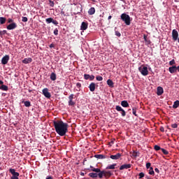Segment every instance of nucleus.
<instances>
[{"mask_svg": "<svg viewBox=\"0 0 179 179\" xmlns=\"http://www.w3.org/2000/svg\"><path fill=\"white\" fill-rule=\"evenodd\" d=\"M133 156L134 157H139V153L136 152V151H134Z\"/></svg>", "mask_w": 179, "mask_h": 179, "instance_id": "41", "label": "nucleus"}, {"mask_svg": "<svg viewBox=\"0 0 179 179\" xmlns=\"http://www.w3.org/2000/svg\"><path fill=\"white\" fill-rule=\"evenodd\" d=\"M172 37L173 41H176L178 39V31L176 29H173L172 31Z\"/></svg>", "mask_w": 179, "mask_h": 179, "instance_id": "10", "label": "nucleus"}, {"mask_svg": "<svg viewBox=\"0 0 179 179\" xmlns=\"http://www.w3.org/2000/svg\"><path fill=\"white\" fill-rule=\"evenodd\" d=\"M138 176H139V177H138L139 179L143 178L145 177V174L143 172L139 173Z\"/></svg>", "mask_w": 179, "mask_h": 179, "instance_id": "34", "label": "nucleus"}, {"mask_svg": "<svg viewBox=\"0 0 179 179\" xmlns=\"http://www.w3.org/2000/svg\"><path fill=\"white\" fill-rule=\"evenodd\" d=\"M162 152L164 154V155H169V151L164 149V148H162L161 149Z\"/></svg>", "mask_w": 179, "mask_h": 179, "instance_id": "39", "label": "nucleus"}, {"mask_svg": "<svg viewBox=\"0 0 179 179\" xmlns=\"http://www.w3.org/2000/svg\"><path fill=\"white\" fill-rule=\"evenodd\" d=\"M45 22H47V24H51V22L55 24V25H58V22L56 20H54L52 17H48L47 19H45Z\"/></svg>", "mask_w": 179, "mask_h": 179, "instance_id": "7", "label": "nucleus"}, {"mask_svg": "<svg viewBox=\"0 0 179 179\" xmlns=\"http://www.w3.org/2000/svg\"><path fill=\"white\" fill-rule=\"evenodd\" d=\"M22 103H24V105L26 107H30V106H31V103L30 101H22Z\"/></svg>", "mask_w": 179, "mask_h": 179, "instance_id": "26", "label": "nucleus"}, {"mask_svg": "<svg viewBox=\"0 0 179 179\" xmlns=\"http://www.w3.org/2000/svg\"><path fill=\"white\" fill-rule=\"evenodd\" d=\"M61 14H62V15H63V16H66V15L65 14V11H64V10H62V11H61Z\"/></svg>", "mask_w": 179, "mask_h": 179, "instance_id": "53", "label": "nucleus"}, {"mask_svg": "<svg viewBox=\"0 0 179 179\" xmlns=\"http://www.w3.org/2000/svg\"><path fill=\"white\" fill-rule=\"evenodd\" d=\"M120 20H122L127 26H129L131 24V18L129 15L127 13H122L120 15Z\"/></svg>", "mask_w": 179, "mask_h": 179, "instance_id": "2", "label": "nucleus"}, {"mask_svg": "<svg viewBox=\"0 0 179 179\" xmlns=\"http://www.w3.org/2000/svg\"><path fill=\"white\" fill-rule=\"evenodd\" d=\"M136 110H137V108H136V107H134V108H132L133 114H134V115H135V116H138V115H136Z\"/></svg>", "mask_w": 179, "mask_h": 179, "instance_id": "36", "label": "nucleus"}, {"mask_svg": "<svg viewBox=\"0 0 179 179\" xmlns=\"http://www.w3.org/2000/svg\"><path fill=\"white\" fill-rule=\"evenodd\" d=\"M111 18H112V15H109V17H108V20H111Z\"/></svg>", "mask_w": 179, "mask_h": 179, "instance_id": "58", "label": "nucleus"}, {"mask_svg": "<svg viewBox=\"0 0 179 179\" xmlns=\"http://www.w3.org/2000/svg\"><path fill=\"white\" fill-rule=\"evenodd\" d=\"M178 125L177 124H171V127H172V128L176 129V128H178Z\"/></svg>", "mask_w": 179, "mask_h": 179, "instance_id": "51", "label": "nucleus"}, {"mask_svg": "<svg viewBox=\"0 0 179 179\" xmlns=\"http://www.w3.org/2000/svg\"><path fill=\"white\" fill-rule=\"evenodd\" d=\"M49 47L50 48H55V44L54 43H51Z\"/></svg>", "mask_w": 179, "mask_h": 179, "instance_id": "56", "label": "nucleus"}, {"mask_svg": "<svg viewBox=\"0 0 179 179\" xmlns=\"http://www.w3.org/2000/svg\"><path fill=\"white\" fill-rule=\"evenodd\" d=\"M132 166V164H124L122 166H120L119 169L120 171L124 170V169H129Z\"/></svg>", "mask_w": 179, "mask_h": 179, "instance_id": "8", "label": "nucleus"}, {"mask_svg": "<svg viewBox=\"0 0 179 179\" xmlns=\"http://www.w3.org/2000/svg\"><path fill=\"white\" fill-rule=\"evenodd\" d=\"M58 32H59V31H58L57 28H55V29L54 30V34L55 36H57L58 35Z\"/></svg>", "mask_w": 179, "mask_h": 179, "instance_id": "46", "label": "nucleus"}, {"mask_svg": "<svg viewBox=\"0 0 179 179\" xmlns=\"http://www.w3.org/2000/svg\"><path fill=\"white\" fill-rule=\"evenodd\" d=\"M178 48H179V46H178Z\"/></svg>", "mask_w": 179, "mask_h": 179, "instance_id": "63", "label": "nucleus"}, {"mask_svg": "<svg viewBox=\"0 0 179 179\" xmlns=\"http://www.w3.org/2000/svg\"><path fill=\"white\" fill-rule=\"evenodd\" d=\"M138 71H140L141 75L143 76H147L149 75V71L147 66L144 65H141V66L138 67Z\"/></svg>", "mask_w": 179, "mask_h": 179, "instance_id": "3", "label": "nucleus"}, {"mask_svg": "<svg viewBox=\"0 0 179 179\" xmlns=\"http://www.w3.org/2000/svg\"><path fill=\"white\" fill-rule=\"evenodd\" d=\"M89 176H90V178H92L96 179V178H97V177H98V174H97V173H89Z\"/></svg>", "mask_w": 179, "mask_h": 179, "instance_id": "25", "label": "nucleus"}, {"mask_svg": "<svg viewBox=\"0 0 179 179\" xmlns=\"http://www.w3.org/2000/svg\"><path fill=\"white\" fill-rule=\"evenodd\" d=\"M50 80L55 81L57 80V75L55 73H52L50 75Z\"/></svg>", "mask_w": 179, "mask_h": 179, "instance_id": "28", "label": "nucleus"}, {"mask_svg": "<svg viewBox=\"0 0 179 179\" xmlns=\"http://www.w3.org/2000/svg\"><path fill=\"white\" fill-rule=\"evenodd\" d=\"M8 24H12L13 22V20L12 18H8Z\"/></svg>", "mask_w": 179, "mask_h": 179, "instance_id": "49", "label": "nucleus"}, {"mask_svg": "<svg viewBox=\"0 0 179 179\" xmlns=\"http://www.w3.org/2000/svg\"><path fill=\"white\" fill-rule=\"evenodd\" d=\"M115 35L117 36V37H121V34L120 31H115Z\"/></svg>", "mask_w": 179, "mask_h": 179, "instance_id": "45", "label": "nucleus"}, {"mask_svg": "<svg viewBox=\"0 0 179 179\" xmlns=\"http://www.w3.org/2000/svg\"><path fill=\"white\" fill-rule=\"evenodd\" d=\"M111 176H112V174L110 171H103V177L110 178V177H111Z\"/></svg>", "mask_w": 179, "mask_h": 179, "instance_id": "21", "label": "nucleus"}, {"mask_svg": "<svg viewBox=\"0 0 179 179\" xmlns=\"http://www.w3.org/2000/svg\"><path fill=\"white\" fill-rule=\"evenodd\" d=\"M32 61H33V59L31 57L24 58V60H22V63L27 64L31 63Z\"/></svg>", "mask_w": 179, "mask_h": 179, "instance_id": "19", "label": "nucleus"}, {"mask_svg": "<svg viewBox=\"0 0 179 179\" xmlns=\"http://www.w3.org/2000/svg\"><path fill=\"white\" fill-rule=\"evenodd\" d=\"M88 27V23L83 22L80 26V30L85 31L87 29Z\"/></svg>", "mask_w": 179, "mask_h": 179, "instance_id": "18", "label": "nucleus"}, {"mask_svg": "<svg viewBox=\"0 0 179 179\" xmlns=\"http://www.w3.org/2000/svg\"><path fill=\"white\" fill-rule=\"evenodd\" d=\"M6 22V18L3 17H0V24H5Z\"/></svg>", "mask_w": 179, "mask_h": 179, "instance_id": "29", "label": "nucleus"}, {"mask_svg": "<svg viewBox=\"0 0 179 179\" xmlns=\"http://www.w3.org/2000/svg\"><path fill=\"white\" fill-rule=\"evenodd\" d=\"M164 92V88L162 87H158L157 88V96H162Z\"/></svg>", "mask_w": 179, "mask_h": 179, "instance_id": "15", "label": "nucleus"}, {"mask_svg": "<svg viewBox=\"0 0 179 179\" xmlns=\"http://www.w3.org/2000/svg\"><path fill=\"white\" fill-rule=\"evenodd\" d=\"M94 75H90V80L92 81L94 79Z\"/></svg>", "mask_w": 179, "mask_h": 179, "instance_id": "50", "label": "nucleus"}, {"mask_svg": "<svg viewBox=\"0 0 179 179\" xmlns=\"http://www.w3.org/2000/svg\"><path fill=\"white\" fill-rule=\"evenodd\" d=\"M96 12V9L94 8V7H91L90 9L88 10V14L90 15H93V14H94Z\"/></svg>", "mask_w": 179, "mask_h": 179, "instance_id": "23", "label": "nucleus"}, {"mask_svg": "<svg viewBox=\"0 0 179 179\" xmlns=\"http://www.w3.org/2000/svg\"><path fill=\"white\" fill-rule=\"evenodd\" d=\"M122 157V154L117 153L116 155H112L110 156V158L112 159V160H118Z\"/></svg>", "mask_w": 179, "mask_h": 179, "instance_id": "14", "label": "nucleus"}, {"mask_svg": "<svg viewBox=\"0 0 179 179\" xmlns=\"http://www.w3.org/2000/svg\"><path fill=\"white\" fill-rule=\"evenodd\" d=\"M76 86L77 88L80 89L82 87V84L80 83H77Z\"/></svg>", "mask_w": 179, "mask_h": 179, "instance_id": "47", "label": "nucleus"}, {"mask_svg": "<svg viewBox=\"0 0 179 179\" xmlns=\"http://www.w3.org/2000/svg\"><path fill=\"white\" fill-rule=\"evenodd\" d=\"M148 173L150 175L154 176L155 175V172H154V169L152 167L150 168V170L148 171Z\"/></svg>", "mask_w": 179, "mask_h": 179, "instance_id": "31", "label": "nucleus"}, {"mask_svg": "<svg viewBox=\"0 0 179 179\" xmlns=\"http://www.w3.org/2000/svg\"><path fill=\"white\" fill-rule=\"evenodd\" d=\"M169 71L171 73H175L177 72L178 69H177V66H169Z\"/></svg>", "mask_w": 179, "mask_h": 179, "instance_id": "16", "label": "nucleus"}, {"mask_svg": "<svg viewBox=\"0 0 179 179\" xmlns=\"http://www.w3.org/2000/svg\"><path fill=\"white\" fill-rule=\"evenodd\" d=\"M3 84H4V82H3L2 80H0V90H3L4 92H8V87Z\"/></svg>", "mask_w": 179, "mask_h": 179, "instance_id": "11", "label": "nucleus"}, {"mask_svg": "<svg viewBox=\"0 0 179 179\" xmlns=\"http://www.w3.org/2000/svg\"><path fill=\"white\" fill-rule=\"evenodd\" d=\"M178 42L179 43V37H178Z\"/></svg>", "mask_w": 179, "mask_h": 179, "instance_id": "62", "label": "nucleus"}, {"mask_svg": "<svg viewBox=\"0 0 179 179\" xmlns=\"http://www.w3.org/2000/svg\"><path fill=\"white\" fill-rule=\"evenodd\" d=\"M145 178H146V179H151V178L149 177V176H146Z\"/></svg>", "mask_w": 179, "mask_h": 179, "instance_id": "60", "label": "nucleus"}, {"mask_svg": "<svg viewBox=\"0 0 179 179\" xmlns=\"http://www.w3.org/2000/svg\"><path fill=\"white\" fill-rule=\"evenodd\" d=\"M49 2L50 3V6L52 7V8H53V7H54V5H55L54 1L50 0Z\"/></svg>", "mask_w": 179, "mask_h": 179, "instance_id": "44", "label": "nucleus"}, {"mask_svg": "<svg viewBox=\"0 0 179 179\" xmlns=\"http://www.w3.org/2000/svg\"><path fill=\"white\" fill-rule=\"evenodd\" d=\"M73 99H74V94H70V96H69V101L73 100Z\"/></svg>", "mask_w": 179, "mask_h": 179, "instance_id": "43", "label": "nucleus"}, {"mask_svg": "<svg viewBox=\"0 0 179 179\" xmlns=\"http://www.w3.org/2000/svg\"><path fill=\"white\" fill-rule=\"evenodd\" d=\"M116 110H117V111H119V112H121V115H122V116H123V117H125V115H126V112H125V110H124L123 108H122L121 106H119L117 105V106H116Z\"/></svg>", "mask_w": 179, "mask_h": 179, "instance_id": "13", "label": "nucleus"}, {"mask_svg": "<svg viewBox=\"0 0 179 179\" xmlns=\"http://www.w3.org/2000/svg\"><path fill=\"white\" fill-rule=\"evenodd\" d=\"M53 126L55 128V131L60 136H65L66 134L69 131V124L64 123V121H53Z\"/></svg>", "mask_w": 179, "mask_h": 179, "instance_id": "1", "label": "nucleus"}, {"mask_svg": "<svg viewBox=\"0 0 179 179\" xmlns=\"http://www.w3.org/2000/svg\"><path fill=\"white\" fill-rule=\"evenodd\" d=\"M96 80L98 81H102L103 80V77L98 76L96 77Z\"/></svg>", "mask_w": 179, "mask_h": 179, "instance_id": "38", "label": "nucleus"}, {"mask_svg": "<svg viewBox=\"0 0 179 179\" xmlns=\"http://www.w3.org/2000/svg\"><path fill=\"white\" fill-rule=\"evenodd\" d=\"M80 176H85V173H83V172H81V173H80Z\"/></svg>", "mask_w": 179, "mask_h": 179, "instance_id": "59", "label": "nucleus"}, {"mask_svg": "<svg viewBox=\"0 0 179 179\" xmlns=\"http://www.w3.org/2000/svg\"><path fill=\"white\" fill-rule=\"evenodd\" d=\"M143 38H144V41L147 42L148 40H147V35H144L143 36Z\"/></svg>", "mask_w": 179, "mask_h": 179, "instance_id": "54", "label": "nucleus"}, {"mask_svg": "<svg viewBox=\"0 0 179 179\" xmlns=\"http://www.w3.org/2000/svg\"><path fill=\"white\" fill-rule=\"evenodd\" d=\"M159 130L162 131V132H164V128L163 127H160Z\"/></svg>", "mask_w": 179, "mask_h": 179, "instance_id": "57", "label": "nucleus"}, {"mask_svg": "<svg viewBox=\"0 0 179 179\" xmlns=\"http://www.w3.org/2000/svg\"><path fill=\"white\" fill-rule=\"evenodd\" d=\"M150 166H151V163H150V162L147 163V164H146V168H147V169H150Z\"/></svg>", "mask_w": 179, "mask_h": 179, "instance_id": "48", "label": "nucleus"}, {"mask_svg": "<svg viewBox=\"0 0 179 179\" xmlns=\"http://www.w3.org/2000/svg\"><path fill=\"white\" fill-rule=\"evenodd\" d=\"M116 166H117V164H110V166H108L106 167V169H115Z\"/></svg>", "mask_w": 179, "mask_h": 179, "instance_id": "30", "label": "nucleus"}, {"mask_svg": "<svg viewBox=\"0 0 179 179\" xmlns=\"http://www.w3.org/2000/svg\"><path fill=\"white\" fill-rule=\"evenodd\" d=\"M177 71L179 72V66H177Z\"/></svg>", "mask_w": 179, "mask_h": 179, "instance_id": "61", "label": "nucleus"}, {"mask_svg": "<svg viewBox=\"0 0 179 179\" xmlns=\"http://www.w3.org/2000/svg\"><path fill=\"white\" fill-rule=\"evenodd\" d=\"M121 106L127 108V107H129V103L127 102V101L123 100L121 102Z\"/></svg>", "mask_w": 179, "mask_h": 179, "instance_id": "24", "label": "nucleus"}, {"mask_svg": "<svg viewBox=\"0 0 179 179\" xmlns=\"http://www.w3.org/2000/svg\"><path fill=\"white\" fill-rule=\"evenodd\" d=\"M45 179H54V178L51 176H48L45 178Z\"/></svg>", "mask_w": 179, "mask_h": 179, "instance_id": "52", "label": "nucleus"}, {"mask_svg": "<svg viewBox=\"0 0 179 179\" xmlns=\"http://www.w3.org/2000/svg\"><path fill=\"white\" fill-rule=\"evenodd\" d=\"M107 85H109V87L113 88L114 87V83L111 79L107 80Z\"/></svg>", "mask_w": 179, "mask_h": 179, "instance_id": "22", "label": "nucleus"}, {"mask_svg": "<svg viewBox=\"0 0 179 179\" xmlns=\"http://www.w3.org/2000/svg\"><path fill=\"white\" fill-rule=\"evenodd\" d=\"M179 106V100H176L175 101V102L173 104V109H177V108H178Z\"/></svg>", "mask_w": 179, "mask_h": 179, "instance_id": "27", "label": "nucleus"}, {"mask_svg": "<svg viewBox=\"0 0 179 179\" xmlns=\"http://www.w3.org/2000/svg\"><path fill=\"white\" fill-rule=\"evenodd\" d=\"M17 27V24L15 22H13V23H10L9 24L7 27H6V29L8 30H13L15 29H16Z\"/></svg>", "mask_w": 179, "mask_h": 179, "instance_id": "9", "label": "nucleus"}, {"mask_svg": "<svg viewBox=\"0 0 179 179\" xmlns=\"http://www.w3.org/2000/svg\"><path fill=\"white\" fill-rule=\"evenodd\" d=\"M10 59L9 55H6L1 58V64H7Z\"/></svg>", "mask_w": 179, "mask_h": 179, "instance_id": "12", "label": "nucleus"}, {"mask_svg": "<svg viewBox=\"0 0 179 179\" xmlns=\"http://www.w3.org/2000/svg\"><path fill=\"white\" fill-rule=\"evenodd\" d=\"M7 33L6 30L0 31V36L2 37V36L5 35Z\"/></svg>", "mask_w": 179, "mask_h": 179, "instance_id": "35", "label": "nucleus"}, {"mask_svg": "<svg viewBox=\"0 0 179 179\" xmlns=\"http://www.w3.org/2000/svg\"><path fill=\"white\" fill-rule=\"evenodd\" d=\"M176 64V60L175 59H173L171 61L169 62V65L171 66H172L173 65Z\"/></svg>", "mask_w": 179, "mask_h": 179, "instance_id": "37", "label": "nucleus"}, {"mask_svg": "<svg viewBox=\"0 0 179 179\" xmlns=\"http://www.w3.org/2000/svg\"><path fill=\"white\" fill-rule=\"evenodd\" d=\"M90 74H84V79L87 80H90Z\"/></svg>", "mask_w": 179, "mask_h": 179, "instance_id": "33", "label": "nucleus"}, {"mask_svg": "<svg viewBox=\"0 0 179 179\" xmlns=\"http://www.w3.org/2000/svg\"><path fill=\"white\" fill-rule=\"evenodd\" d=\"M75 104H76V102H74V101H73V99L69 101V106H75Z\"/></svg>", "mask_w": 179, "mask_h": 179, "instance_id": "32", "label": "nucleus"}, {"mask_svg": "<svg viewBox=\"0 0 179 179\" xmlns=\"http://www.w3.org/2000/svg\"><path fill=\"white\" fill-rule=\"evenodd\" d=\"M42 93L45 96V97H46L48 99L51 98V93L49 92L48 88H47V87L43 88V90H42Z\"/></svg>", "mask_w": 179, "mask_h": 179, "instance_id": "6", "label": "nucleus"}, {"mask_svg": "<svg viewBox=\"0 0 179 179\" xmlns=\"http://www.w3.org/2000/svg\"><path fill=\"white\" fill-rule=\"evenodd\" d=\"M89 89H90L91 92H94V90H96V83H91L90 86H89Z\"/></svg>", "mask_w": 179, "mask_h": 179, "instance_id": "17", "label": "nucleus"}, {"mask_svg": "<svg viewBox=\"0 0 179 179\" xmlns=\"http://www.w3.org/2000/svg\"><path fill=\"white\" fill-rule=\"evenodd\" d=\"M9 173H10L13 175L10 177V179H19V172H16L15 169H9Z\"/></svg>", "mask_w": 179, "mask_h": 179, "instance_id": "5", "label": "nucleus"}, {"mask_svg": "<svg viewBox=\"0 0 179 179\" xmlns=\"http://www.w3.org/2000/svg\"><path fill=\"white\" fill-rule=\"evenodd\" d=\"M22 21L24 22H28V18L27 17H22Z\"/></svg>", "mask_w": 179, "mask_h": 179, "instance_id": "40", "label": "nucleus"}, {"mask_svg": "<svg viewBox=\"0 0 179 179\" xmlns=\"http://www.w3.org/2000/svg\"><path fill=\"white\" fill-rule=\"evenodd\" d=\"M155 173H159V169L158 168H155Z\"/></svg>", "mask_w": 179, "mask_h": 179, "instance_id": "55", "label": "nucleus"}, {"mask_svg": "<svg viewBox=\"0 0 179 179\" xmlns=\"http://www.w3.org/2000/svg\"><path fill=\"white\" fill-rule=\"evenodd\" d=\"M155 150H162V148H161L160 146L156 145H155Z\"/></svg>", "mask_w": 179, "mask_h": 179, "instance_id": "42", "label": "nucleus"}, {"mask_svg": "<svg viewBox=\"0 0 179 179\" xmlns=\"http://www.w3.org/2000/svg\"><path fill=\"white\" fill-rule=\"evenodd\" d=\"M94 157L97 159H106V158H108V156L105 155H94Z\"/></svg>", "mask_w": 179, "mask_h": 179, "instance_id": "20", "label": "nucleus"}, {"mask_svg": "<svg viewBox=\"0 0 179 179\" xmlns=\"http://www.w3.org/2000/svg\"><path fill=\"white\" fill-rule=\"evenodd\" d=\"M92 171L97 173L99 178L102 179L104 177V171H101L99 168L92 169Z\"/></svg>", "mask_w": 179, "mask_h": 179, "instance_id": "4", "label": "nucleus"}]
</instances>
